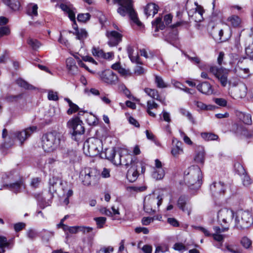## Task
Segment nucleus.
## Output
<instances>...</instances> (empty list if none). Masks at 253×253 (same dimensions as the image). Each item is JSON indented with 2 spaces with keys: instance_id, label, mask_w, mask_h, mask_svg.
I'll return each mask as SVG.
<instances>
[{
  "instance_id": "1",
  "label": "nucleus",
  "mask_w": 253,
  "mask_h": 253,
  "mask_svg": "<svg viewBox=\"0 0 253 253\" xmlns=\"http://www.w3.org/2000/svg\"><path fill=\"white\" fill-rule=\"evenodd\" d=\"M235 212L231 209L223 208L219 210L216 214V219L217 223L221 226H215L213 227L214 233L211 234L208 230L202 227H197V229L203 232L205 236H212L213 239L217 241H222L225 238V235L221 234V233L228 231L229 229L230 225L231 223L233 218L235 217Z\"/></svg>"
},
{
  "instance_id": "28",
  "label": "nucleus",
  "mask_w": 253,
  "mask_h": 253,
  "mask_svg": "<svg viewBox=\"0 0 253 253\" xmlns=\"http://www.w3.org/2000/svg\"><path fill=\"white\" fill-rule=\"evenodd\" d=\"M145 93L151 98L164 103V100L161 98L159 92L157 89H152L150 88H145L144 89Z\"/></svg>"
},
{
  "instance_id": "42",
  "label": "nucleus",
  "mask_w": 253,
  "mask_h": 253,
  "mask_svg": "<svg viewBox=\"0 0 253 253\" xmlns=\"http://www.w3.org/2000/svg\"><path fill=\"white\" fill-rule=\"evenodd\" d=\"M65 100L68 103L70 108L67 111L68 114H72L78 111L79 107L75 104L73 103L69 98H65Z\"/></svg>"
},
{
  "instance_id": "58",
  "label": "nucleus",
  "mask_w": 253,
  "mask_h": 253,
  "mask_svg": "<svg viewBox=\"0 0 253 253\" xmlns=\"http://www.w3.org/2000/svg\"><path fill=\"white\" fill-rule=\"evenodd\" d=\"M9 243L7 241L6 237L3 236H0V248L4 249L5 247H8Z\"/></svg>"
},
{
  "instance_id": "30",
  "label": "nucleus",
  "mask_w": 253,
  "mask_h": 253,
  "mask_svg": "<svg viewBox=\"0 0 253 253\" xmlns=\"http://www.w3.org/2000/svg\"><path fill=\"white\" fill-rule=\"evenodd\" d=\"M227 21L229 25L234 28L241 27L242 20L237 15H233L229 16L227 19Z\"/></svg>"
},
{
  "instance_id": "31",
  "label": "nucleus",
  "mask_w": 253,
  "mask_h": 253,
  "mask_svg": "<svg viewBox=\"0 0 253 253\" xmlns=\"http://www.w3.org/2000/svg\"><path fill=\"white\" fill-rule=\"evenodd\" d=\"M159 105L153 100H148L147 102V113L152 117H156V114L151 111L152 109H157Z\"/></svg>"
},
{
  "instance_id": "45",
  "label": "nucleus",
  "mask_w": 253,
  "mask_h": 253,
  "mask_svg": "<svg viewBox=\"0 0 253 253\" xmlns=\"http://www.w3.org/2000/svg\"><path fill=\"white\" fill-rule=\"evenodd\" d=\"M164 175L165 171L162 169H155L152 174L153 177L157 180L163 178Z\"/></svg>"
},
{
  "instance_id": "39",
  "label": "nucleus",
  "mask_w": 253,
  "mask_h": 253,
  "mask_svg": "<svg viewBox=\"0 0 253 253\" xmlns=\"http://www.w3.org/2000/svg\"><path fill=\"white\" fill-rule=\"evenodd\" d=\"M122 163L120 165L127 166L130 164V166L132 163H136L137 162L132 161V156L130 155H126L121 156Z\"/></svg>"
},
{
  "instance_id": "23",
  "label": "nucleus",
  "mask_w": 253,
  "mask_h": 253,
  "mask_svg": "<svg viewBox=\"0 0 253 253\" xmlns=\"http://www.w3.org/2000/svg\"><path fill=\"white\" fill-rule=\"evenodd\" d=\"M111 68L117 71L123 77H126L131 75V73L130 70L123 68L121 66L120 62H117L113 64L111 66Z\"/></svg>"
},
{
  "instance_id": "4",
  "label": "nucleus",
  "mask_w": 253,
  "mask_h": 253,
  "mask_svg": "<svg viewBox=\"0 0 253 253\" xmlns=\"http://www.w3.org/2000/svg\"><path fill=\"white\" fill-rule=\"evenodd\" d=\"M113 2L114 4L119 5L117 12L120 15L124 17L128 15L130 19L136 25L139 26L141 25L133 8L132 0H113Z\"/></svg>"
},
{
  "instance_id": "47",
  "label": "nucleus",
  "mask_w": 253,
  "mask_h": 253,
  "mask_svg": "<svg viewBox=\"0 0 253 253\" xmlns=\"http://www.w3.org/2000/svg\"><path fill=\"white\" fill-rule=\"evenodd\" d=\"M240 118L245 124L251 125L252 124V117L249 114L241 113Z\"/></svg>"
},
{
  "instance_id": "43",
  "label": "nucleus",
  "mask_w": 253,
  "mask_h": 253,
  "mask_svg": "<svg viewBox=\"0 0 253 253\" xmlns=\"http://www.w3.org/2000/svg\"><path fill=\"white\" fill-rule=\"evenodd\" d=\"M155 83L158 88H166L168 86V84L164 82L163 78L159 76H155Z\"/></svg>"
},
{
  "instance_id": "55",
  "label": "nucleus",
  "mask_w": 253,
  "mask_h": 253,
  "mask_svg": "<svg viewBox=\"0 0 253 253\" xmlns=\"http://www.w3.org/2000/svg\"><path fill=\"white\" fill-rule=\"evenodd\" d=\"M10 34V30L7 26H2L0 27V38L3 36H8Z\"/></svg>"
},
{
  "instance_id": "50",
  "label": "nucleus",
  "mask_w": 253,
  "mask_h": 253,
  "mask_svg": "<svg viewBox=\"0 0 253 253\" xmlns=\"http://www.w3.org/2000/svg\"><path fill=\"white\" fill-rule=\"evenodd\" d=\"M234 167L236 171L241 176L247 173L244 168L241 164L239 163H236Z\"/></svg>"
},
{
  "instance_id": "11",
  "label": "nucleus",
  "mask_w": 253,
  "mask_h": 253,
  "mask_svg": "<svg viewBox=\"0 0 253 253\" xmlns=\"http://www.w3.org/2000/svg\"><path fill=\"white\" fill-rule=\"evenodd\" d=\"M99 79L103 83L109 84H115L118 80L117 75L110 69L105 70L97 73Z\"/></svg>"
},
{
  "instance_id": "18",
  "label": "nucleus",
  "mask_w": 253,
  "mask_h": 253,
  "mask_svg": "<svg viewBox=\"0 0 253 253\" xmlns=\"http://www.w3.org/2000/svg\"><path fill=\"white\" fill-rule=\"evenodd\" d=\"M63 184V181L58 177L53 176L49 180V192L52 197L53 193L56 192L57 190Z\"/></svg>"
},
{
  "instance_id": "60",
  "label": "nucleus",
  "mask_w": 253,
  "mask_h": 253,
  "mask_svg": "<svg viewBox=\"0 0 253 253\" xmlns=\"http://www.w3.org/2000/svg\"><path fill=\"white\" fill-rule=\"evenodd\" d=\"M129 58L133 63H135L140 65L142 64V63L140 61V58L137 53H135L133 54V55L129 56Z\"/></svg>"
},
{
  "instance_id": "34",
  "label": "nucleus",
  "mask_w": 253,
  "mask_h": 253,
  "mask_svg": "<svg viewBox=\"0 0 253 253\" xmlns=\"http://www.w3.org/2000/svg\"><path fill=\"white\" fill-rule=\"evenodd\" d=\"M64 231L65 232L66 238H69L70 237L69 234H76L79 232V226H64Z\"/></svg>"
},
{
  "instance_id": "44",
  "label": "nucleus",
  "mask_w": 253,
  "mask_h": 253,
  "mask_svg": "<svg viewBox=\"0 0 253 253\" xmlns=\"http://www.w3.org/2000/svg\"><path fill=\"white\" fill-rule=\"evenodd\" d=\"M179 111L182 115L187 117L189 121L193 124L195 123V120L193 117L192 114L190 112L184 108H180Z\"/></svg>"
},
{
  "instance_id": "21",
  "label": "nucleus",
  "mask_w": 253,
  "mask_h": 253,
  "mask_svg": "<svg viewBox=\"0 0 253 253\" xmlns=\"http://www.w3.org/2000/svg\"><path fill=\"white\" fill-rule=\"evenodd\" d=\"M242 61L239 60L237 66L234 69L235 73L239 77L242 78H247L250 76V70L249 68L241 67L240 64Z\"/></svg>"
},
{
  "instance_id": "40",
  "label": "nucleus",
  "mask_w": 253,
  "mask_h": 253,
  "mask_svg": "<svg viewBox=\"0 0 253 253\" xmlns=\"http://www.w3.org/2000/svg\"><path fill=\"white\" fill-rule=\"evenodd\" d=\"M201 135L202 138L206 141L215 140L218 138L217 135L211 132H202Z\"/></svg>"
},
{
  "instance_id": "8",
  "label": "nucleus",
  "mask_w": 253,
  "mask_h": 253,
  "mask_svg": "<svg viewBox=\"0 0 253 253\" xmlns=\"http://www.w3.org/2000/svg\"><path fill=\"white\" fill-rule=\"evenodd\" d=\"M162 198L161 196L155 197L154 195H149L145 198L144 200V210L148 213L156 212V207L158 208L162 204Z\"/></svg>"
},
{
  "instance_id": "15",
  "label": "nucleus",
  "mask_w": 253,
  "mask_h": 253,
  "mask_svg": "<svg viewBox=\"0 0 253 253\" xmlns=\"http://www.w3.org/2000/svg\"><path fill=\"white\" fill-rule=\"evenodd\" d=\"M225 190L226 185L221 181L214 182L210 186L211 193L214 197H217L222 194H224Z\"/></svg>"
},
{
  "instance_id": "63",
  "label": "nucleus",
  "mask_w": 253,
  "mask_h": 253,
  "mask_svg": "<svg viewBox=\"0 0 253 253\" xmlns=\"http://www.w3.org/2000/svg\"><path fill=\"white\" fill-rule=\"evenodd\" d=\"M173 249L178 251L186 250V247L181 243H176L173 245Z\"/></svg>"
},
{
  "instance_id": "59",
  "label": "nucleus",
  "mask_w": 253,
  "mask_h": 253,
  "mask_svg": "<svg viewBox=\"0 0 253 253\" xmlns=\"http://www.w3.org/2000/svg\"><path fill=\"white\" fill-rule=\"evenodd\" d=\"M213 100L216 104L220 106L225 107L227 105V101L225 99L221 98H215Z\"/></svg>"
},
{
  "instance_id": "9",
  "label": "nucleus",
  "mask_w": 253,
  "mask_h": 253,
  "mask_svg": "<svg viewBox=\"0 0 253 253\" xmlns=\"http://www.w3.org/2000/svg\"><path fill=\"white\" fill-rule=\"evenodd\" d=\"M210 71L219 81L223 87H225L228 84V76L229 71L223 67L218 68L216 66H211Z\"/></svg>"
},
{
  "instance_id": "51",
  "label": "nucleus",
  "mask_w": 253,
  "mask_h": 253,
  "mask_svg": "<svg viewBox=\"0 0 253 253\" xmlns=\"http://www.w3.org/2000/svg\"><path fill=\"white\" fill-rule=\"evenodd\" d=\"M78 39L83 40L87 36V32L84 29L79 30L76 33Z\"/></svg>"
},
{
  "instance_id": "33",
  "label": "nucleus",
  "mask_w": 253,
  "mask_h": 253,
  "mask_svg": "<svg viewBox=\"0 0 253 253\" xmlns=\"http://www.w3.org/2000/svg\"><path fill=\"white\" fill-rule=\"evenodd\" d=\"M153 28L155 29L154 31L157 32L159 30H163L165 25L162 22V18L161 17H158L155 21L152 22Z\"/></svg>"
},
{
  "instance_id": "2",
  "label": "nucleus",
  "mask_w": 253,
  "mask_h": 253,
  "mask_svg": "<svg viewBox=\"0 0 253 253\" xmlns=\"http://www.w3.org/2000/svg\"><path fill=\"white\" fill-rule=\"evenodd\" d=\"M64 141L65 137L62 132L53 131L42 135V145L45 152H52L58 149Z\"/></svg>"
},
{
  "instance_id": "19",
  "label": "nucleus",
  "mask_w": 253,
  "mask_h": 253,
  "mask_svg": "<svg viewBox=\"0 0 253 253\" xmlns=\"http://www.w3.org/2000/svg\"><path fill=\"white\" fill-rule=\"evenodd\" d=\"M188 197L185 195L180 196L178 199L177 206L179 209L189 215L191 212V208L188 205Z\"/></svg>"
},
{
  "instance_id": "46",
  "label": "nucleus",
  "mask_w": 253,
  "mask_h": 253,
  "mask_svg": "<svg viewBox=\"0 0 253 253\" xmlns=\"http://www.w3.org/2000/svg\"><path fill=\"white\" fill-rule=\"evenodd\" d=\"M16 83L19 86L22 87L25 89H33L34 88V86L32 85L29 84L27 82L21 79L17 80Z\"/></svg>"
},
{
  "instance_id": "54",
  "label": "nucleus",
  "mask_w": 253,
  "mask_h": 253,
  "mask_svg": "<svg viewBox=\"0 0 253 253\" xmlns=\"http://www.w3.org/2000/svg\"><path fill=\"white\" fill-rule=\"evenodd\" d=\"M103 51L99 47H93L91 50L92 55L95 57L102 58Z\"/></svg>"
},
{
  "instance_id": "27",
  "label": "nucleus",
  "mask_w": 253,
  "mask_h": 253,
  "mask_svg": "<svg viewBox=\"0 0 253 253\" xmlns=\"http://www.w3.org/2000/svg\"><path fill=\"white\" fill-rule=\"evenodd\" d=\"M158 6L155 3H150L147 5L144 9L145 14L147 16H154L158 11Z\"/></svg>"
},
{
  "instance_id": "53",
  "label": "nucleus",
  "mask_w": 253,
  "mask_h": 253,
  "mask_svg": "<svg viewBox=\"0 0 253 253\" xmlns=\"http://www.w3.org/2000/svg\"><path fill=\"white\" fill-rule=\"evenodd\" d=\"M241 177L243 184L245 186H248L252 183L250 177L247 173L241 176Z\"/></svg>"
},
{
  "instance_id": "56",
  "label": "nucleus",
  "mask_w": 253,
  "mask_h": 253,
  "mask_svg": "<svg viewBox=\"0 0 253 253\" xmlns=\"http://www.w3.org/2000/svg\"><path fill=\"white\" fill-rule=\"evenodd\" d=\"M241 243L245 248L248 249L251 246L252 242L248 238L244 237L242 239Z\"/></svg>"
},
{
  "instance_id": "41",
  "label": "nucleus",
  "mask_w": 253,
  "mask_h": 253,
  "mask_svg": "<svg viewBox=\"0 0 253 253\" xmlns=\"http://www.w3.org/2000/svg\"><path fill=\"white\" fill-rule=\"evenodd\" d=\"M27 43L34 50H38L42 45V44L37 40L32 38L28 39Z\"/></svg>"
},
{
  "instance_id": "38",
  "label": "nucleus",
  "mask_w": 253,
  "mask_h": 253,
  "mask_svg": "<svg viewBox=\"0 0 253 253\" xmlns=\"http://www.w3.org/2000/svg\"><path fill=\"white\" fill-rule=\"evenodd\" d=\"M204 10L202 7L200 5H197L195 12L194 13V16L196 18V21L197 22H200L203 19V14Z\"/></svg>"
},
{
  "instance_id": "5",
  "label": "nucleus",
  "mask_w": 253,
  "mask_h": 253,
  "mask_svg": "<svg viewBox=\"0 0 253 253\" xmlns=\"http://www.w3.org/2000/svg\"><path fill=\"white\" fill-rule=\"evenodd\" d=\"M253 223L252 213L248 211L238 210L235 213L234 227L238 230L249 228Z\"/></svg>"
},
{
  "instance_id": "49",
  "label": "nucleus",
  "mask_w": 253,
  "mask_h": 253,
  "mask_svg": "<svg viewBox=\"0 0 253 253\" xmlns=\"http://www.w3.org/2000/svg\"><path fill=\"white\" fill-rule=\"evenodd\" d=\"M228 84H229V92L231 93L232 89L238 87L240 84H239V81L237 79H233L228 81Z\"/></svg>"
},
{
  "instance_id": "57",
  "label": "nucleus",
  "mask_w": 253,
  "mask_h": 253,
  "mask_svg": "<svg viewBox=\"0 0 253 253\" xmlns=\"http://www.w3.org/2000/svg\"><path fill=\"white\" fill-rule=\"evenodd\" d=\"M48 99L50 100L57 101L58 100V94L57 92L50 90L48 92Z\"/></svg>"
},
{
  "instance_id": "35",
  "label": "nucleus",
  "mask_w": 253,
  "mask_h": 253,
  "mask_svg": "<svg viewBox=\"0 0 253 253\" xmlns=\"http://www.w3.org/2000/svg\"><path fill=\"white\" fill-rule=\"evenodd\" d=\"M2 2L13 10H18L20 4L17 0H2Z\"/></svg>"
},
{
  "instance_id": "16",
  "label": "nucleus",
  "mask_w": 253,
  "mask_h": 253,
  "mask_svg": "<svg viewBox=\"0 0 253 253\" xmlns=\"http://www.w3.org/2000/svg\"><path fill=\"white\" fill-rule=\"evenodd\" d=\"M106 35L109 39L108 44L111 46L118 45L122 41V35L118 32L115 31H107Z\"/></svg>"
},
{
  "instance_id": "17",
  "label": "nucleus",
  "mask_w": 253,
  "mask_h": 253,
  "mask_svg": "<svg viewBox=\"0 0 253 253\" xmlns=\"http://www.w3.org/2000/svg\"><path fill=\"white\" fill-rule=\"evenodd\" d=\"M247 90L246 85L245 84H240L237 87L231 90L230 94L234 98H242L246 96Z\"/></svg>"
},
{
  "instance_id": "14",
  "label": "nucleus",
  "mask_w": 253,
  "mask_h": 253,
  "mask_svg": "<svg viewBox=\"0 0 253 253\" xmlns=\"http://www.w3.org/2000/svg\"><path fill=\"white\" fill-rule=\"evenodd\" d=\"M137 167H141V163L137 162L136 163H132L131 166L128 169L126 178L130 182H134L138 178L139 175Z\"/></svg>"
},
{
  "instance_id": "32",
  "label": "nucleus",
  "mask_w": 253,
  "mask_h": 253,
  "mask_svg": "<svg viewBox=\"0 0 253 253\" xmlns=\"http://www.w3.org/2000/svg\"><path fill=\"white\" fill-rule=\"evenodd\" d=\"M64 158L69 160L70 163H74L78 160L77 152L73 150H68L64 154Z\"/></svg>"
},
{
  "instance_id": "36",
  "label": "nucleus",
  "mask_w": 253,
  "mask_h": 253,
  "mask_svg": "<svg viewBox=\"0 0 253 253\" xmlns=\"http://www.w3.org/2000/svg\"><path fill=\"white\" fill-rule=\"evenodd\" d=\"M181 142H177L176 145L171 149V153L174 157H177L179 155L183 153V149L181 147Z\"/></svg>"
},
{
  "instance_id": "29",
  "label": "nucleus",
  "mask_w": 253,
  "mask_h": 253,
  "mask_svg": "<svg viewBox=\"0 0 253 253\" xmlns=\"http://www.w3.org/2000/svg\"><path fill=\"white\" fill-rule=\"evenodd\" d=\"M79 115H84V118H85L86 122L90 126L95 125L97 123V118L96 117L92 115V114H88L87 113H85L83 111H79Z\"/></svg>"
},
{
  "instance_id": "12",
  "label": "nucleus",
  "mask_w": 253,
  "mask_h": 253,
  "mask_svg": "<svg viewBox=\"0 0 253 253\" xmlns=\"http://www.w3.org/2000/svg\"><path fill=\"white\" fill-rule=\"evenodd\" d=\"M67 126L73 130V135H81L84 132L83 122L78 118L69 120L67 123Z\"/></svg>"
},
{
  "instance_id": "3",
  "label": "nucleus",
  "mask_w": 253,
  "mask_h": 253,
  "mask_svg": "<svg viewBox=\"0 0 253 253\" xmlns=\"http://www.w3.org/2000/svg\"><path fill=\"white\" fill-rule=\"evenodd\" d=\"M202 172L197 166H193L188 168L184 172V181L189 189L196 191L201 187L202 180Z\"/></svg>"
},
{
  "instance_id": "6",
  "label": "nucleus",
  "mask_w": 253,
  "mask_h": 253,
  "mask_svg": "<svg viewBox=\"0 0 253 253\" xmlns=\"http://www.w3.org/2000/svg\"><path fill=\"white\" fill-rule=\"evenodd\" d=\"M103 150L101 140L91 137L88 138L84 143L83 150L84 153L89 157H94L100 154Z\"/></svg>"
},
{
  "instance_id": "20",
  "label": "nucleus",
  "mask_w": 253,
  "mask_h": 253,
  "mask_svg": "<svg viewBox=\"0 0 253 253\" xmlns=\"http://www.w3.org/2000/svg\"><path fill=\"white\" fill-rule=\"evenodd\" d=\"M60 8L68 15L69 18L71 21H75L76 9L73 7V4L69 2L65 3H61L59 5Z\"/></svg>"
},
{
  "instance_id": "26",
  "label": "nucleus",
  "mask_w": 253,
  "mask_h": 253,
  "mask_svg": "<svg viewBox=\"0 0 253 253\" xmlns=\"http://www.w3.org/2000/svg\"><path fill=\"white\" fill-rule=\"evenodd\" d=\"M205 154L204 148L202 146L198 147L194 157L195 162L198 164H203L205 161Z\"/></svg>"
},
{
  "instance_id": "52",
  "label": "nucleus",
  "mask_w": 253,
  "mask_h": 253,
  "mask_svg": "<svg viewBox=\"0 0 253 253\" xmlns=\"http://www.w3.org/2000/svg\"><path fill=\"white\" fill-rule=\"evenodd\" d=\"M94 220L96 221L97 227L101 228L106 221V218L105 217H95Z\"/></svg>"
},
{
  "instance_id": "25",
  "label": "nucleus",
  "mask_w": 253,
  "mask_h": 253,
  "mask_svg": "<svg viewBox=\"0 0 253 253\" xmlns=\"http://www.w3.org/2000/svg\"><path fill=\"white\" fill-rule=\"evenodd\" d=\"M6 187L15 193L20 192L25 188V185L22 180L10 184L9 185H7Z\"/></svg>"
},
{
  "instance_id": "64",
  "label": "nucleus",
  "mask_w": 253,
  "mask_h": 253,
  "mask_svg": "<svg viewBox=\"0 0 253 253\" xmlns=\"http://www.w3.org/2000/svg\"><path fill=\"white\" fill-rule=\"evenodd\" d=\"M246 53L250 58H253V44L246 48Z\"/></svg>"
},
{
  "instance_id": "48",
  "label": "nucleus",
  "mask_w": 253,
  "mask_h": 253,
  "mask_svg": "<svg viewBox=\"0 0 253 253\" xmlns=\"http://www.w3.org/2000/svg\"><path fill=\"white\" fill-rule=\"evenodd\" d=\"M90 18V15L89 13H80L78 15L77 20L79 22H86L89 20Z\"/></svg>"
},
{
  "instance_id": "13",
  "label": "nucleus",
  "mask_w": 253,
  "mask_h": 253,
  "mask_svg": "<svg viewBox=\"0 0 253 253\" xmlns=\"http://www.w3.org/2000/svg\"><path fill=\"white\" fill-rule=\"evenodd\" d=\"M105 158L112 162L115 165H120L122 163V154L119 153L117 158H115L116 151L114 148H108L105 151Z\"/></svg>"
},
{
  "instance_id": "61",
  "label": "nucleus",
  "mask_w": 253,
  "mask_h": 253,
  "mask_svg": "<svg viewBox=\"0 0 253 253\" xmlns=\"http://www.w3.org/2000/svg\"><path fill=\"white\" fill-rule=\"evenodd\" d=\"M134 74L136 75L140 76L144 74L145 72V69L139 65L135 66L134 70Z\"/></svg>"
},
{
  "instance_id": "7",
  "label": "nucleus",
  "mask_w": 253,
  "mask_h": 253,
  "mask_svg": "<svg viewBox=\"0 0 253 253\" xmlns=\"http://www.w3.org/2000/svg\"><path fill=\"white\" fill-rule=\"evenodd\" d=\"M100 176V172L96 169L85 168L80 171L79 178L84 185L89 186L97 183Z\"/></svg>"
},
{
  "instance_id": "10",
  "label": "nucleus",
  "mask_w": 253,
  "mask_h": 253,
  "mask_svg": "<svg viewBox=\"0 0 253 253\" xmlns=\"http://www.w3.org/2000/svg\"><path fill=\"white\" fill-rule=\"evenodd\" d=\"M37 127L31 126L22 130H16L11 133V137L12 138L17 139L22 145L24 142L29 137L31 134L37 130Z\"/></svg>"
},
{
  "instance_id": "62",
  "label": "nucleus",
  "mask_w": 253,
  "mask_h": 253,
  "mask_svg": "<svg viewBox=\"0 0 253 253\" xmlns=\"http://www.w3.org/2000/svg\"><path fill=\"white\" fill-rule=\"evenodd\" d=\"M154 219V217H144L142 218L141 222L144 225H148L153 222Z\"/></svg>"
},
{
  "instance_id": "22",
  "label": "nucleus",
  "mask_w": 253,
  "mask_h": 253,
  "mask_svg": "<svg viewBox=\"0 0 253 253\" xmlns=\"http://www.w3.org/2000/svg\"><path fill=\"white\" fill-rule=\"evenodd\" d=\"M196 87L200 92L206 95L211 94L213 92L212 86L207 82H204L199 84L196 86Z\"/></svg>"
},
{
  "instance_id": "37",
  "label": "nucleus",
  "mask_w": 253,
  "mask_h": 253,
  "mask_svg": "<svg viewBox=\"0 0 253 253\" xmlns=\"http://www.w3.org/2000/svg\"><path fill=\"white\" fill-rule=\"evenodd\" d=\"M38 8L37 4L30 3L27 6V13L31 16H37L38 15Z\"/></svg>"
},
{
  "instance_id": "24",
  "label": "nucleus",
  "mask_w": 253,
  "mask_h": 253,
  "mask_svg": "<svg viewBox=\"0 0 253 253\" xmlns=\"http://www.w3.org/2000/svg\"><path fill=\"white\" fill-rule=\"evenodd\" d=\"M66 63L67 68L70 74L72 75L77 74L78 68L76 65V61L73 58H68L66 59Z\"/></svg>"
}]
</instances>
